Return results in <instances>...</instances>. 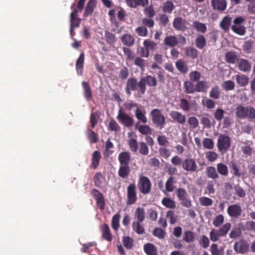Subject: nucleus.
Returning a JSON list of instances; mask_svg holds the SVG:
<instances>
[{
  "label": "nucleus",
  "instance_id": "34",
  "mask_svg": "<svg viewBox=\"0 0 255 255\" xmlns=\"http://www.w3.org/2000/svg\"><path fill=\"white\" fill-rule=\"evenodd\" d=\"M209 87V85L207 82L204 81L198 82L195 86V91L206 92Z\"/></svg>",
  "mask_w": 255,
  "mask_h": 255
},
{
  "label": "nucleus",
  "instance_id": "26",
  "mask_svg": "<svg viewBox=\"0 0 255 255\" xmlns=\"http://www.w3.org/2000/svg\"><path fill=\"white\" fill-rule=\"evenodd\" d=\"M232 18L229 16H225L220 22L221 27L225 31H228L231 25Z\"/></svg>",
  "mask_w": 255,
  "mask_h": 255
},
{
  "label": "nucleus",
  "instance_id": "58",
  "mask_svg": "<svg viewBox=\"0 0 255 255\" xmlns=\"http://www.w3.org/2000/svg\"><path fill=\"white\" fill-rule=\"evenodd\" d=\"M231 228V225L230 223H226L219 229L220 235H222L223 237L225 236L226 235Z\"/></svg>",
  "mask_w": 255,
  "mask_h": 255
},
{
  "label": "nucleus",
  "instance_id": "14",
  "mask_svg": "<svg viewBox=\"0 0 255 255\" xmlns=\"http://www.w3.org/2000/svg\"><path fill=\"white\" fill-rule=\"evenodd\" d=\"M238 69L243 72H248L251 69V63L245 59H240L238 61Z\"/></svg>",
  "mask_w": 255,
  "mask_h": 255
},
{
  "label": "nucleus",
  "instance_id": "15",
  "mask_svg": "<svg viewBox=\"0 0 255 255\" xmlns=\"http://www.w3.org/2000/svg\"><path fill=\"white\" fill-rule=\"evenodd\" d=\"M92 194L96 200L97 206L100 209H104L105 207V201L103 195L97 190H93L92 191Z\"/></svg>",
  "mask_w": 255,
  "mask_h": 255
},
{
  "label": "nucleus",
  "instance_id": "33",
  "mask_svg": "<svg viewBox=\"0 0 255 255\" xmlns=\"http://www.w3.org/2000/svg\"><path fill=\"white\" fill-rule=\"evenodd\" d=\"M206 173L207 176L212 179H217L219 177V175L217 172L216 169L213 166H209L206 168Z\"/></svg>",
  "mask_w": 255,
  "mask_h": 255
},
{
  "label": "nucleus",
  "instance_id": "53",
  "mask_svg": "<svg viewBox=\"0 0 255 255\" xmlns=\"http://www.w3.org/2000/svg\"><path fill=\"white\" fill-rule=\"evenodd\" d=\"M126 86L131 90H135L137 89V81L134 78H129L127 81Z\"/></svg>",
  "mask_w": 255,
  "mask_h": 255
},
{
  "label": "nucleus",
  "instance_id": "61",
  "mask_svg": "<svg viewBox=\"0 0 255 255\" xmlns=\"http://www.w3.org/2000/svg\"><path fill=\"white\" fill-rule=\"evenodd\" d=\"M224 221V217L222 215H219L216 217L213 221V225L216 227H219Z\"/></svg>",
  "mask_w": 255,
  "mask_h": 255
},
{
  "label": "nucleus",
  "instance_id": "41",
  "mask_svg": "<svg viewBox=\"0 0 255 255\" xmlns=\"http://www.w3.org/2000/svg\"><path fill=\"white\" fill-rule=\"evenodd\" d=\"M120 219V215L116 214L112 218V227L115 231H117L119 228V221Z\"/></svg>",
  "mask_w": 255,
  "mask_h": 255
},
{
  "label": "nucleus",
  "instance_id": "56",
  "mask_svg": "<svg viewBox=\"0 0 255 255\" xmlns=\"http://www.w3.org/2000/svg\"><path fill=\"white\" fill-rule=\"evenodd\" d=\"M87 136L90 141L92 143L97 142L98 140V136L94 131L88 129L87 130Z\"/></svg>",
  "mask_w": 255,
  "mask_h": 255
},
{
  "label": "nucleus",
  "instance_id": "39",
  "mask_svg": "<svg viewBox=\"0 0 255 255\" xmlns=\"http://www.w3.org/2000/svg\"><path fill=\"white\" fill-rule=\"evenodd\" d=\"M221 237H223V236L220 235L219 230L213 229L210 233V240L214 242L218 241Z\"/></svg>",
  "mask_w": 255,
  "mask_h": 255
},
{
  "label": "nucleus",
  "instance_id": "59",
  "mask_svg": "<svg viewBox=\"0 0 255 255\" xmlns=\"http://www.w3.org/2000/svg\"><path fill=\"white\" fill-rule=\"evenodd\" d=\"M222 87L226 90H232L235 88V83L230 80L226 81L222 84Z\"/></svg>",
  "mask_w": 255,
  "mask_h": 255
},
{
  "label": "nucleus",
  "instance_id": "36",
  "mask_svg": "<svg viewBox=\"0 0 255 255\" xmlns=\"http://www.w3.org/2000/svg\"><path fill=\"white\" fill-rule=\"evenodd\" d=\"M141 222H133L132 224L133 230L137 234L141 235L144 233V229L141 225Z\"/></svg>",
  "mask_w": 255,
  "mask_h": 255
},
{
  "label": "nucleus",
  "instance_id": "3",
  "mask_svg": "<svg viewBox=\"0 0 255 255\" xmlns=\"http://www.w3.org/2000/svg\"><path fill=\"white\" fill-rule=\"evenodd\" d=\"M231 139L229 136L220 134L217 141V147L222 154L225 153L230 147Z\"/></svg>",
  "mask_w": 255,
  "mask_h": 255
},
{
  "label": "nucleus",
  "instance_id": "37",
  "mask_svg": "<svg viewBox=\"0 0 255 255\" xmlns=\"http://www.w3.org/2000/svg\"><path fill=\"white\" fill-rule=\"evenodd\" d=\"M162 204L168 208L174 209L176 207V204L174 201L169 198H164L162 200Z\"/></svg>",
  "mask_w": 255,
  "mask_h": 255
},
{
  "label": "nucleus",
  "instance_id": "2",
  "mask_svg": "<svg viewBox=\"0 0 255 255\" xmlns=\"http://www.w3.org/2000/svg\"><path fill=\"white\" fill-rule=\"evenodd\" d=\"M150 116L153 123L160 128H162L165 124V118L162 114L161 111L158 109H154L150 112Z\"/></svg>",
  "mask_w": 255,
  "mask_h": 255
},
{
  "label": "nucleus",
  "instance_id": "40",
  "mask_svg": "<svg viewBox=\"0 0 255 255\" xmlns=\"http://www.w3.org/2000/svg\"><path fill=\"white\" fill-rule=\"evenodd\" d=\"M185 54L187 56L192 59H195L197 57V50L192 47L186 48L185 49Z\"/></svg>",
  "mask_w": 255,
  "mask_h": 255
},
{
  "label": "nucleus",
  "instance_id": "32",
  "mask_svg": "<svg viewBox=\"0 0 255 255\" xmlns=\"http://www.w3.org/2000/svg\"><path fill=\"white\" fill-rule=\"evenodd\" d=\"M144 250L148 255H156L157 251L154 246L151 244H147L144 246Z\"/></svg>",
  "mask_w": 255,
  "mask_h": 255
},
{
  "label": "nucleus",
  "instance_id": "23",
  "mask_svg": "<svg viewBox=\"0 0 255 255\" xmlns=\"http://www.w3.org/2000/svg\"><path fill=\"white\" fill-rule=\"evenodd\" d=\"M126 3L130 7H136L138 5L144 6L147 4L148 0H126Z\"/></svg>",
  "mask_w": 255,
  "mask_h": 255
},
{
  "label": "nucleus",
  "instance_id": "24",
  "mask_svg": "<svg viewBox=\"0 0 255 255\" xmlns=\"http://www.w3.org/2000/svg\"><path fill=\"white\" fill-rule=\"evenodd\" d=\"M84 61V54L83 53H82L80 55L78 59L77 60L76 64L77 72L79 75H81L82 74Z\"/></svg>",
  "mask_w": 255,
  "mask_h": 255
},
{
  "label": "nucleus",
  "instance_id": "52",
  "mask_svg": "<svg viewBox=\"0 0 255 255\" xmlns=\"http://www.w3.org/2000/svg\"><path fill=\"white\" fill-rule=\"evenodd\" d=\"M199 201L200 204L204 206H211L213 204V200L211 198L205 196L200 197Z\"/></svg>",
  "mask_w": 255,
  "mask_h": 255
},
{
  "label": "nucleus",
  "instance_id": "42",
  "mask_svg": "<svg viewBox=\"0 0 255 255\" xmlns=\"http://www.w3.org/2000/svg\"><path fill=\"white\" fill-rule=\"evenodd\" d=\"M193 25L197 31L201 33H205L207 30L206 25L198 21H194L193 23Z\"/></svg>",
  "mask_w": 255,
  "mask_h": 255
},
{
  "label": "nucleus",
  "instance_id": "50",
  "mask_svg": "<svg viewBox=\"0 0 255 255\" xmlns=\"http://www.w3.org/2000/svg\"><path fill=\"white\" fill-rule=\"evenodd\" d=\"M105 37L107 42L109 44H113L116 41V38L115 35L109 31H106L105 32Z\"/></svg>",
  "mask_w": 255,
  "mask_h": 255
},
{
  "label": "nucleus",
  "instance_id": "25",
  "mask_svg": "<svg viewBox=\"0 0 255 255\" xmlns=\"http://www.w3.org/2000/svg\"><path fill=\"white\" fill-rule=\"evenodd\" d=\"M237 83L240 86L244 87L247 86L249 83V77L244 74H238L236 76Z\"/></svg>",
  "mask_w": 255,
  "mask_h": 255
},
{
  "label": "nucleus",
  "instance_id": "64",
  "mask_svg": "<svg viewBox=\"0 0 255 255\" xmlns=\"http://www.w3.org/2000/svg\"><path fill=\"white\" fill-rule=\"evenodd\" d=\"M220 96V91L219 87L215 86L212 88L210 92V97L213 99H217Z\"/></svg>",
  "mask_w": 255,
  "mask_h": 255
},
{
  "label": "nucleus",
  "instance_id": "43",
  "mask_svg": "<svg viewBox=\"0 0 255 255\" xmlns=\"http://www.w3.org/2000/svg\"><path fill=\"white\" fill-rule=\"evenodd\" d=\"M174 178L172 176H170L166 182L165 190L167 192H172L174 189Z\"/></svg>",
  "mask_w": 255,
  "mask_h": 255
},
{
  "label": "nucleus",
  "instance_id": "13",
  "mask_svg": "<svg viewBox=\"0 0 255 255\" xmlns=\"http://www.w3.org/2000/svg\"><path fill=\"white\" fill-rule=\"evenodd\" d=\"M211 3L213 8L218 11H223L227 7L226 0H211Z\"/></svg>",
  "mask_w": 255,
  "mask_h": 255
},
{
  "label": "nucleus",
  "instance_id": "19",
  "mask_svg": "<svg viewBox=\"0 0 255 255\" xmlns=\"http://www.w3.org/2000/svg\"><path fill=\"white\" fill-rule=\"evenodd\" d=\"M96 0H89L86 6L84 16L87 17L91 15L96 6Z\"/></svg>",
  "mask_w": 255,
  "mask_h": 255
},
{
  "label": "nucleus",
  "instance_id": "20",
  "mask_svg": "<svg viewBox=\"0 0 255 255\" xmlns=\"http://www.w3.org/2000/svg\"><path fill=\"white\" fill-rule=\"evenodd\" d=\"M170 116L173 120L180 124H184L185 123L186 118L185 116L178 112L171 111L170 113Z\"/></svg>",
  "mask_w": 255,
  "mask_h": 255
},
{
  "label": "nucleus",
  "instance_id": "22",
  "mask_svg": "<svg viewBox=\"0 0 255 255\" xmlns=\"http://www.w3.org/2000/svg\"><path fill=\"white\" fill-rule=\"evenodd\" d=\"M121 40L122 43L128 46H131L134 43V37L129 34H125L123 35L121 38Z\"/></svg>",
  "mask_w": 255,
  "mask_h": 255
},
{
  "label": "nucleus",
  "instance_id": "21",
  "mask_svg": "<svg viewBox=\"0 0 255 255\" xmlns=\"http://www.w3.org/2000/svg\"><path fill=\"white\" fill-rule=\"evenodd\" d=\"M130 159L129 152H122L119 154L118 159L121 165H128Z\"/></svg>",
  "mask_w": 255,
  "mask_h": 255
},
{
  "label": "nucleus",
  "instance_id": "4",
  "mask_svg": "<svg viewBox=\"0 0 255 255\" xmlns=\"http://www.w3.org/2000/svg\"><path fill=\"white\" fill-rule=\"evenodd\" d=\"M137 188L142 194L149 193L151 188V184L149 178L146 176L140 175L138 180Z\"/></svg>",
  "mask_w": 255,
  "mask_h": 255
},
{
  "label": "nucleus",
  "instance_id": "10",
  "mask_svg": "<svg viewBox=\"0 0 255 255\" xmlns=\"http://www.w3.org/2000/svg\"><path fill=\"white\" fill-rule=\"evenodd\" d=\"M128 201L127 204L131 205L136 201V193L135 191V185L134 184H130L127 188Z\"/></svg>",
  "mask_w": 255,
  "mask_h": 255
},
{
  "label": "nucleus",
  "instance_id": "29",
  "mask_svg": "<svg viewBox=\"0 0 255 255\" xmlns=\"http://www.w3.org/2000/svg\"><path fill=\"white\" fill-rule=\"evenodd\" d=\"M175 65L177 69L181 73H186L188 70L187 63L181 59L178 60Z\"/></svg>",
  "mask_w": 255,
  "mask_h": 255
},
{
  "label": "nucleus",
  "instance_id": "27",
  "mask_svg": "<svg viewBox=\"0 0 255 255\" xmlns=\"http://www.w3.org/2000/svg\"><path fill=\"white\" fill-rule=\"evenodd\" d=\"M206 40L204 35H198L195 40L196 46L199 49H203L206 45Z\"/></svg>",
  "mask_w": 255,
  "mask_h": 255
},
{
  "label": "nucleus",
  "instance_id": "60",
  "mask_svg": "<svg viewBox=\"0 0 255 255\" xmlns=\"http://www.w3.org/2000/svg\"><path fill=\"white\" fill-rule=\"evenodd\" d=\"M231 168L233 171V174L236 177H240L243 174V173L240 170L238 165L235 162H232L231 163Z\"/></svg>",
  "mask_w": 255,
  "mask_h": 255
},
{
  "label": "nucleus",
  "instance_id": "63",
  "mask_svg": "<svg viewBox=\"0 0 255 255\" xmlns=\"http://www.w3.org/2000/svg\"><path fill=\"white\" fill-rule=\"evenodd\" d=\"M176 193L178 199L181 200L188 197V193L186 190L183 188H178L176 191Z\"/></svg>",
  "mask_w": 255,
  "mask_h": 255
},
{
  "label": "nucleus",
  "instance_id": "47",
  "mask_svg": "<svg viewBox=\"0 0 255 255\" xmlns=\"http://www.w3.org/2000/svg\"><path fill=\"white\" fill-rule=\"evenodd\" d=\"M183 240L187 243H191L195 240V236L191 231H186L184 234Z\"/></svg>",
  "mask_w": 255,
  "mask_h": 255
},
{
  "label": "nucleus",
  "instance_id": "46",
  "mask_svg": "<svg viewBox=\"0 0 255 255\" xmlns=\"http://www.w3.org/2000/svg\"><path fill=\"white\" fill-rule=\"evenodd\" d=\"M146 83L150 87H155L157 85L156 79L151 75L144 77Z\"/></svg>",
  "mask_w": 255,
  "mask_h": 255
},
{
  "label": "nucleus",
  "instance_id": "16",
  "mask_svg": "<svg viewBox=\"0 0 255 255\" xmlns=\"http://www.w3.org/2000/svg\"><path fill=\"white\" fill-rule=\"evenodd\" d=\"M101 229L103 238L108 242H111L112 240L113 236L109 226L106 224H104L101 226Z\"/></svg>",
  "mask_w": 255,
  "mask_h": 255
},
{
  "label": "nucleus",
  "instance_id": "8",
  "mask_svg": "<svg viewBox=\"0 0 255 255\" xmlns=\"http://www.w3.org/2000/svg\"><path fill=\"white\" fill-rule=\"evenodd\" d=\"M117 119L119 122L127 127H130L133 124L132 118L123 112L121 110L119 111Z\"/></svg>",
  "mask_w": 255,
  "mask_h": 255
},
{
  "label": "nucleus",
  "instance_id": "54",
  "mask_svg": "<svg viewBox=\"0 0 255 255\" xmlns=\"http://www.w3.org/2000/svg\"><path fill=\"white\" fill-rule=\"evenodd\" d=\"M134 64L138 66L142 70H144L146 66V61L140 57H136L134 60Z\"/></svg>",
  "mask_w": 255,
  "mask_h": 255
},
{
  "label": "nucleus",
  "instance_id": "45",
  "mask_svg": "<svg viewBox=\"0 0 255 255\" xmlns=\"http://www.w3.org/2000/svg\"><path fill=\"white\" fill-rule=\"evenodd\" d=\"M225 57L226 61L229 63H235L237 59V56L234 52H227Z\"/></svg>",
  "mask_w": 255,
  "mask_h": 255
},
{
  "label": "nucleus",
  "instance_id": "6",
  "mask_svg": "<svg viewBox=\"0 0 255 255\" xmlns=\"http://www.w3.org/2000/svg\"><path fill=\"white\" fill-rule=\"evenodd\" d=\"M182 168L185 171L190 173L198 171V167L195 160L191 158H186L182 161Z\"/></svg>",
  "mask_w": 255,
  "mask_h": 255
},
{
  "label": "nucleus",
  "instance_id": "31",
  "mask_svg": "<svg viewBox=\"0 0 255 255\" xmlns=\"http://www.w3.org/2000/svg\"><path fill=\"white\" fill-rule=\"evenodd\" d=\"M217 169L218 172L223 175L227 176L229 173L228 166L222 163H219L217 164Z\"/></svg>",
  "mask_w": 255,
  "mask_h": 255
},
{
  "label": "nucleus",
  "instance_id": "11",
  "mask_svg": "<svg viewBox=\"0 0 255 255\" xmlns=\"http://www.w3.org/2000/svg\"><path fill=\"white\" fill-rule=\"evenodd\" d=\"M234 249L237 253L243 254L248 251L249 246L245 241L240 240L235 243Z\"/></svg>",
  "mask_w": 255,
  "mask_h": 255
},
{
  "label": "nucleus",
  "instance_id": "38",
  "mask_svg": "<svg viewBox=\"0 0 255 255\" xmlns=\"http://www.w3.org/2000/svg\"><path fill=\"white\" fill-rule=\"evenodd\" d=\"M135 128L138 129V130L142 134L147 135L149 134H151V130L150 128L146 125H142L137 126V125L135 126Z\"/></svg>",
  "mask_w": 255,
  "mask_h": 255
},
{
  "label": "nucleus",
  "instance_id": "44",
  "mask_svg": "<svg viewBox=\"0 0 255 255\" xmlns=\"http://www.w3.org/2000/svg\"><path fill=\"white\" fill-rule=\"evenodd\" d=\"M82 86L84 90V96L87 100L91 99L92 94L91 91L88 84L86 82L82 83Z\"/></svg>",
  "mask_w": 255,
  "mask_h": 255
},
{
  "label": "nucleus",
  "instance_id": "28",
  "mask_svg": "<svg viewBox=\"0 0 255 255\" xmlns=\"http://www.w3.org/2000/svg\"><path fill=\"white\" fill-rule=\"evenodd\" d=\"M135 218L136 219L135 222H142L145 219V212L143 208H137L134 213Z\"/></svg>",
  "mask_w": 255,
  "mask_h": 255
},
{
  "label": "nucleus",
  "instance_id": "57",
  "mask_svg": "<svg viewBox=\"0 0 255 255\" xmlns=\"http://www.w3.org/2000/svg\"><path fill=\"white\" fill-rule=\"evenodd\" d=\"M143 45L148 51L149 50H154L156 47V44L154 42L148 39L144 41Z\"/></svg>",
  "mask_w": 255,
  "mask_h": 255
},
{
  "label": "nucleus",
  "instance_id": "30",
  "mask_svg": "<svg viewBox=\"0 0 255 255\" xmlns=\"http://www.w3.org/2000/svg\"><path fill=\"white\" fill-rule=\"evenodd\" d=\"M101 155L99 151H95L92 155V162L91 166L95 169L99 165Z\"/></svg>",
  "mask_w": 255,
  "mask_h": 255
},
{
  "label": "nucleus",
  "instance_id": "55",
  "mask_svg": "<svg viewBox=\"0 0 255 255\" xmlns=\"http://www.w3.org/2000/svg\"><path fill=\"white\" fill-rule=\"evenodd\" d=\"M123 243L125 248L127 249H130L133 246V241L129 237H124L123 239Z\"/></svg>",
  "mask_w": 255,
  "mask_h": 255
},
{
  "label": "nucleus",
  "instance_id": "7",
  "mask_svg": "<svg viewBox=\"0 0 255 255\" xmlns=\"http://www.w3.org/2000/svg\"><path fill=\"white\" fill-rule=\"evenodd\" d=\"M181 43L183 45L186 43V39L184 37L180 36L177 38L175 36H166L164 40V44L168 46L173 47L177 44L178 42Z\"/></svg>",
  "mask_w": 255,
  "mask_h": 255
},
{
  "label": "nucleus",
  "instance_id": "62",
  "mask_svg": "<svg viewBox=\"0 0 255 255\" xmlns=\"http://www.w3.org/2000/svg\"><path fill=\"white\" fill-rule=\"evenodd\" d=\"M184 86L185 88V91L187 93H192L195 91V88H194L193 84L189 81L184 82Z\"/></svg>",
  "mask_w": 255,
  "mask_h": 255
},
{
  "label": "nucleus",
  "instance_id": "5",
  "mask_svg": "<svg viewBox=\"0 0 255 255\" xmlns=\"http://www.w3.org/2000/svg\"><path fill=\"white\" fill-rule=\"evenodd\" d=\"M245 19L240 16L236 18L233 21V25L232 26V30L236 33L243 35L246 32V28L243 23L245 22Z\"/></svg>",
  "mask_w": 255,
  "mask_h": 255
},
{
  "label": "nucleus",
  "instance_id": "9",
  "mask_svg": "<svg viewBox=\"0 0 255 255\" xmlns=\"http://www.w3.org/2000/svg\"><path fill=\"white\" fill-rule=\"evenodd\" d=\"M77 10L75 9L70 14V33L72 37L74 33V29L78 27L81 22V19L77 17Z\"/></svg>",
  "mask_w": 255,
  "mask_h": 255
},
{
  "label": "nucleus",
  "instance_id": "48",
  "mask_svg": "<svg viewBox=\"0 0 255 255\" xmlns=\"http://www.w3.org/2000/svg\"><path fill=\"white\" fill-rule=\"evenodd\" d=\"M203 146L206 149H212L214 147V143L212 139L205 138L203 140Z\"/></svg>",
  "mask_w": 255,
  "mask_h": 255
},
{
  "label": "nucleus",
  "instance_id": "12",
  "mask_svg": "<svg viewBox=\"0 0 255 255\" xmlns=\"http://www.w3.org/2000/svg\"><path fill=\"white\" fill-rule=\"evenodd\" d=\"M227 213L231 217L238 218L241 215L242 209L238 204H233L228 207Z\"/></svg>",
  "mask_w": 255,
  "mask_h": 255
},
{
  "label": "nucleus",
  "instance_id": "49",
  "mask_svg": "<svg viewBox=\"0 0 255 255\" xmlns=\"http://www.w3.org/2000/svg\"><path fill=\"white\" fill-rule=\"evenodd\" d=\"M135 114L136 117L138 120H140L141 122H142L144 124L147 123V119L145 117L144 114L140 109L136 108Z\"/></svg>",
  "mask_w": 255,
  "mask_h": 255
},
{
  "label": "nucleus",
  "instance_id": "51",
  "mask_svg": "<svg viewBox=\"0 0 255 255\" xmlns=\"http://www.w3.org/2000/svg\"><path fill=\"white\" fill-rule=\"evenodd\" d=\"M218 154L213 151H209L205 153V157L210 162L215 161L218 158Z\"/></svg>",
  "mask_w": 255,
  "mask_h": 255
},
{
  "label": "nucleus",
  "instance_id": "17",
  "mask_svg": "<svg viewBox=\"0 0 255 255\" xmlns=\"http://www.w3.org/2000/svg\"><path fill=\"white\" fill-rule=\"evenodd\" d=\"M186 22L181 17H176L174 19L173 26L176 30H184L186 28Z\"/></svg>",
  "mask_w": 255,
  "mask_h": 255
},
{
  "label": "nucleus",
  "instance_id": "35",
  "mask_svg": "<svg viewBox=\"0 0 255 255\" xmlns=\"http://www.w3.org/2000/svg\"><path fill=\"white\" fill-rule=\"evenodd\" d=\"M129 171L128 165H122L119 170V175L120 177L125 178L128 176Z\"/></svg>",
  "mask_w": 255,
  "mask_h": 255
},
{
  "label": "nucleus",
  "instance_id": "1",
  "mask_svg": "<svg viewBox=\"0 0 255 255\" xmlns=\"http://www.w3.org/2000/svg\"><path fill=\"white\" fill-rule=\"evenodd\" d=\"M235 114L239 119H255V109L250 106L245 107L240 105L236 109Z\"/></svg>",
  "mask_w": 255,
  "mask_h": 255
},
{
  "label": "nucleus",
  "instance_id": "18",
  "mask_svg": "<svg viewBox=\"0 0 255 255\" xmlns=\"http://www.w3.org/2000/svg\"><path fill=\"white\" fill-rule=\"evenodd\" d=\"M128 136L130 138L128 140L129 148L132 151L135 152L138 149L137 142L135 138V135L133 132H130L128 133Z\"/></svg>",
  "mask_w": 255,
  "mask_h": 255
}]
</instances>
